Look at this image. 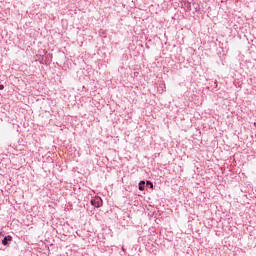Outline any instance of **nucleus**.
Wrapping results in <instances>:
<instances>
[{"instance_id": "obj_1", "label": "nucleus", "mask_w": 256, "mask_h": 256, "mask_svg": "<svg viewBox=\"0 0 256 256\" xmlns=\"http://www.w3.org/2000/svg\"><path fill=\"white\" fill-rule=\"evenodd\" d=\"M91 205H93V207H102L103 206V199H101V197L99 196H95L91 201H90Z\"/></svg>"}, {"instance_id": "obj_2", "label": "nucleus", "mask_w": 256, "mask_h": 256, "mask_svg": "<svg viewBox=\"0 0 256 256\" xmlns=\"http://www.w3.org/2000/svg\"><path fill=\"white\" fill-rule=\"evenodd\" d=\"M7 241H13V237L11 235L4 237L2 240V245H8Z\"/></svg>"}, {"instance_id": "obj_3", "label": "nucleus", "mask_w": 256, "mask_h": 256, "mask_svg": "<svg viewBox=\"0 0 256 256\" xmlns=\"http://www.w3.org/2000/svg\"><path fill=\"white\" fill-rule=\"evenodd\" d=\"M139 191H145V181H140L138 184Z\"/></svg>"}, {"instance_id": "obj_4", "label": "nucleus", "mask_w": 256, "mask_h": 256, "mask_svg": "<svg viewBox=\"0 0 256 256\" xmlns=\"http://www.w3.org/2000/svg\"><path fill=\"white\" fill-rule=\"evenodd\" d=\"M5 89V86L3 84H0V91H3Z\"/></svg>"}, {"instance_id": "obj_5", "label": "nucleus", "mask_w": 256, "mask_h": 256, "mask_svg": "<svg viewBox=\"0 0 256 256\" xmlns=\"http://www.w3.org/2000/svg\"><path fill=\"white\" fill-rule=\"evenodd\" d=\"M147 185H150V187H153V183L147 181Z\"/></svg>"}, {"instance_id": "obj_6", "label": "nucleus", "mask_w": 256, "mask_h": 256, "mask_svg": "<svg viewBox=\"0 0 256 256\" xmlns=\"http://www.w3.org/2000/svg\"><path fill=\"white\" fill-rule=\"evenodd\" d=\"M254 127H256V122H254Z\"/></svg>"}]
</instances>
